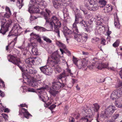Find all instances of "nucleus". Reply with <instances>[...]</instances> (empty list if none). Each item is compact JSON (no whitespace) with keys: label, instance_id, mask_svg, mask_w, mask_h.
Returning a JSON list of instances; mask_svg holds the SVG:
<instances>
[{"label":"nucleus","instance_id":"49","mask_svg":"<svg viewBox=\"0 0 122 122\" xmlns=\"http://www.w3.org/2000/svg\"><path fill=\"white\" fill-rule=\"evenodd\" d=\"M94 19L93 18H91L88 21V25H90L92 24V23H93Z\"/></svg>","mask_w":122,"mask_h":122},{"label":"nucleus","instance_id":"37","mask_svg":"<svg viewBox=\"0 0 122 122\" xmlns=\"http://www.w3.org/2000/svg\"><path fill=\"white\" fill-rule=\"evenodd\" d=\"M115 105L117 107L121 108V105H120V104L119 102V101L118 99H115Z\"/></svg>","mask_w":122,"mask_h":122},{"label":"nucleus","instance_id":"10","mask_svg":"<svg viewBox=\"0 0 122 122\" xmlns=\"http://www.w3.org/2000/svg\"><path fill=\"white\" fill-rule=\"evenodd\" d=\"M66 85L65 83H63L61 84L59 81H54L52 83V86L53 89L55 90H58L61 87H63Z\"/></svg>","mask_w":122,"mask_h":122},{"label":"nucleus","instance_id":"16","mask_svg":"<svg viewBox=\"0 0 122 122\" xmlns=\"http://www.w3.org/2000/svg\"><path fill=\"white\" fill-rule=\"evenodd\" d=\"M78 33H76V37H75V39L78 42H80L82 43H84L85 42H84L83 39L82 38V36L79 34Z\"/></svg>","mask_w":122,"mask_h":122},{"label":"nucleus","instance_id":"51","mask_svg":"<svg viewBox=\"0 0 122 122\" xmlns=\"http://www.w3.org/2000/svg\"><path fill=\"white\" fill-rule=\"evenodd\" d=\"M55 70L58 72L59 73L61 72V69L60 67L59 66H57Z\"/></svg>","mask_w":122,"mask_h":122},{"label":"nucleus","instance_id":"64","mask_svg":"<svg viewBox=\"0 0 122 122\" xmlns=\"http://www.w3.org/2000/svg\"><path fill=\"white\" fill-rule=\"evenodd\" d=\"M14 42L13 41H11V42L7 46H6V49L8 51V47H10V44H12V43H13Z\"/></svg>","mask_w":122,"mask_h":122},{"label":"nucleus","instance_id":"23","mask_svg":"<svg viewBox=\"0 0 122 122\" xmlns=\"http://www.w3.org/2000/svg\"><path fill=\"white\" fill-rule=\"evenodd\" d=\"M23 0H17V6L19 9H21L24 5L23 2Z\"/></svg>","mask_w":122,"mask_h":122},{"label":"nucleus","instance_id":"1","mask_svg":"<svg viewBox=\"0 0 122 122\" xmlns=\"http://www.w3.org/2000/svg\"><path fill=\"white\" fill-rule=\"evenodd\" d=\"M51 22L49 23V26L51 29L52 30L53 26H54V31L57 33L58 36L60 37L59 28L61 26V22L58 18L55 16H53L51 18Z\"/></svg>","mask_w":122,"mask_h":122},{"label":"nucleus","instance_id":"9","mask_svg":"<svg viewBox=\"0 0 122 122\" xmlns=\"http://www.w3.org/2000/svg\"><path fill=\"white\" fill-rule=\"evenodd\" d=\"M21 29V27L19 25L17 24H14L12 30L9 32L8 37H10L11 36L14 35L13 34L14 33L15 34L18 33V31Z\"/></svg>","mask_w":122,"mask_h":122},{"label":"nucleus","instance_id":"8","mask_svg":"<svg viewBox=\"0 0 122 122\" xmlns=\"http://www.w3.org/2000/svg\"><path fill=\"white\" fill-rule=\"evenodd\" d=\"M122 95V91L120 89L114 90L110 96V98L112 100L118 99Z\"/></svg>","mask_w":122,"mask_h":122},{"label":"nucleus","instance_id":"55","mask_svg":"<svg viewBox=\"0 0 122 122\" xmlns=\"http://www.w3.org/2000/svg\"><path fill=\"white\" fill-rule=\"evenodd\" d=\"M2 115L5 120L7 119V118L8 117L7 114L5 113H2Z\"/></svg>","mask_w":122,"mask_h":122},{"label":"nucleus","instance_id":"63","mask_svg":"<svg viewBox=\"0 0 122 122\" xmlns=\"http://www.w3.org/2000/svg\"><path fill=\"white\" fill-rule=\"evenodd\" d=\"M0 96L2 97H4L5 96L4 93L1 90H0Z\"/></svg>","mask_w":122,"mask_h":122},{"label":"nucleus","instance_id":"13","mask_svg":"<svg viewBox=\"0 0 122 122\" xmlns=\"http://www.w3.org/2000/svg\"><path fill=\"white\" fill-rule=\"evenodd\" d=\"M83 111H82L83 113L85 114L86 113L87 114V115H85V116H84L83 117H81V119H84L85 120H86V122H87L88 121V118H91L93 115V113H91V114L88 113V112L87 110L86 109L83 110Z\"/></svg>","mask_w":122,"mask_h":122},{"label":"nucleus","instance_id":"53","mask_svg":"<svg viewBox=\"0 0 122 122\" xmlns=\"http://www.w3.org/2000/svg\"><path fill=\"white\" fill-rule=\"evenodd\" d=\"M69 120V122H74L75 121L74 118L71 117H70Z\"/></svg>","mask_w":122,"mask_h":122},{"label":"nucleus","instance_id":"52","mask_svg":"<svg viewBox=\"0 0 122 122\" xmlns=\"http://www.w3.org/2000/svg\"><path fill=\"white\" fill-rule=\"evenodd\" d=\"M80 23L82 25H84L85 27H86L87 25L86 24L85 21L84 20H82V21Z\"/></svg>","mask_w":122,"mask_h":122},{"label":"nucleus","instance_id":"40","mask_svg":"<svg viewBox=\"0 0 122 122\" xmlns=\"http://www.w3.org/2000/svg\"><path fill=\"white\" fill-rule=\"evenodd\" d=\"M47 68V66H45L41 67L40 68L41 72L45 74Z\"/></svg>","mask_w":122,"mask_h":122},{"label":"nucleus","instance_id":"48","mask_svg":"<svg viewBox=\"0 0 122 122\" xmlns=\"http://www.w3.org/2000/svg\"><path fill=\"white\" fill-rule=\"evenodd\" d=\"M11 14L9 13H8L6 12L5 14L4 15V16L5 17L8 18L10 17V15Z\"/></svg>","mask_w":122,"mask_h":122},{"label":"nucleus","instance_id":"54","mask_svg":"<svg viewBox=\"0 0 122 122\" xmlns=\"http://www.w3.org/2000/svg\"><path fill=\"white\" fill-rule=\"evenodd\" d=\"M73 62L74 63V64L77 66V62L78 61L74 57V56L73 57Z\"/></svg>","mask_w":122,"mask_h":122},{"label":"nucleus","instance_id":"44","mask_svg":"<svg viewBox=\"0 0 122 122\" xmlns=\"http://www.w3.org/2000/svg\"><path fill=\"white\" fill-rule=\"evenodd\" d=\"M119 116V114H114L113 115L112 117V119L114 121L115 120L117 119Z\"/></svg>","mask_w":122,"mask_h":122},{"label":"nucleus","instance_id":"22","mask_svg":"<svg viewBox=\"0 0 122 122\" xmlns=\"http://www.w3.org/2000/svg\"><path fill=\"white\" fill-rule=\"evenodd\" d=\"M52 88H50V89L49 92L50 94L53 96L54 97H55L58 92L57 91H56L53 90Z\"/></svg>","mask_w":122,"mask_h":122},{"label":"nucleus","instance_id":"32","mask_svg":"<svg viewBox=\"0 0 122 122\" xmlns=\"http://www.w3.org/2000/svg\"><path fill=\"white\" fill-rule=\"evenodd\" d=\"M97 3V2L94 1V0H88L87 2L85 3V6L86 7V5H92L93 4Z\"/></svg>","mask_w":122,"mask_h":122},{"label":"nucleus","instance_id":"47","mask_svg":"<svg viewBox=\"0 0 122 122\" xmlns=\"http://www.w3.org/2000/svg\"><path fill=\"white\" fill-rule=\"evenodd\" d=\"M107 31H108L107 32V33L106 34V35H107L108 36L107 38H110V37L109 35L111 33V31H109V28L108 29Z\"/></svg>","mask_w":122,"mask_h":122},{"label":"nucleus","instance_id":"57","mask_svg":"<svg viewBox=\"0 0 122 122\" xmlns=\"http://www.w3.org/2000/svg\"><path fill=\"white\" fill-rule=\"evenodd\" d=\"M6 12L8 13H9L11 14L10 9L9 7H6Z\"/></svg>","mask_w":122,"mask_h":122},{"label":"nucleus","instance_id":"61","mask_svg":"<svg viewBox=\"0 0 122 122\" xmlns=\"http://www.w3.org/2000/svg\"><path fill=\"white\" fill-rule=\"evenodd\" d=\"M28 91L29 92H35L34 89L33 88H29L28 90Z\"/></svg>","mask_w":122,"mask_h":122},{"label":"nucleus","instance_id":"46","mask_svg":"<svg viewBox=\"0 0 122 122\" xmlns=\"http://www.w3.org/2000/svg\"><path fill=\"white\" fill-rule=\"evenodd\" d=\"M119 42L118 41H117L113 44V46L114 47H117L119 45Z\"/></svg>","mask_w":122,"mask_h":122},{"label":"nucleus","instance_id":"5","mask_svg":"<svg viewBox=\"0 0 122 122\" xmlns=\"http://www.w3.org/2000/svg\"><path fill=\"white\" fill-rule=\"evenodd\" d=\"M51 60H50L52 66L60 63V56L58 54L57 51L53 53L51 56Z\"/></svg>","mask_w":122,"mask_h":122},{"label":"nucleus","instance_id":"45","mask_svg":"<svg viewBox=\"0 0 122 122\" xmlns=\"http://www.w3.org/2000/svg\"><path fill=\"white\" fill-rule=\"evenodd\" d=\"M87 25L86 26V27L85 28L87 32H89L90 31V29L92 28V25H90L88 24H87Z\"/></svg>","mask_w":122,"mask_h":122},{"label":"nucleus","instance_id":"29","mask_svg":"<svg viewBox=\"0 0 122 122\" xmlns=\"http://www.w3.org/2000/svg\"><path fill=\"white\" fill-rule=\"evenodd\" d=\"M41 77L39 74H35L34 75V77H33V79L34 81H35L36 82L40 81L41 80H39L41 78Z\"/></svg>","mask_w":122,"mask_h":122},{"label":"nucleus","instance_id":"27","mask_svg":"<svg viewBox=\"0 0 122 122\" xmlns=\"http://www.w3.org/2000/svg\"><path fill=\"white\" fill-rule=\"evenodd\" d=\"M52 71L53 70L50 67H47L46 71H45V74L49 75H50L52 73Z\"/></svg>","mask_w":122,"mask_h":122},{"label":"nucleus","instance_id":"41","mask_svg":"<svg viewBox=\"0 0 122 122\" xmlns=\"http://www.w3.org/2000/svg\"><path fill=\"white\" fill-rule=\"evenodd\" d=\"M103 22V19L100 17L98 18L97 20V22L98 24L100 25L101 24H102Z\"/></svg>","mask_w":122,"mask_h":122},{"label":"nucleus","instance_id":"59","mask_svg":"<svg viewBox=\"0 0 122 122\" xmlns=\"http://www.w3.org/2000/svg\"><path fill=\"white\" fill-rule=\"evenodd\" d=\"M84 7H86L85 5V6H81L80 7V9L82 10L83 12H84L85 11V8H84Z\"/></svg>","mask_w":122,"mask_h":122},{"label":"nucleus","instance_id":"17","mask_svg":"<svg viewBox=\"0 0 122 122\" xmlns=\"http://www.w3.org/2000/svg\"><path fill=\"white\" fill-rule=\"evenodd\" d=\"M21 110V111L24 113V117L27 118H29V116H31V115L27 111V110L24 108H22Z\"/></svg>","mask_w":122,"mask_h":122},{"label":"nucleus","instance_id":"28","mask_svg":"<svg viewBox=\"0 0 122 122\" xmlns=\"http://www.w3.org/2000/svg\"><path fill=\"white\" fill-rule=\"evenodd\" d=\"M115 22L114 24L115 26L117 28H119L120 27V25L118 19L117 17L116 18H115L114 19Z\"/></svg>","mask_w":122,"mask_h":122},{"label":"nucleus","instance_id":"2","mask_svg":"<svg viewBox=\"0 0 122 122\" xmlns=\"http://www.w3.org/2000/svg\"><path fill=\"white\" fill-rule=\"evenodd\" d=\"M116 107L112 106H108L104 111L102 112L100 117L105 118L110 117L116 110Z\"/></svg>","mask_w":122,"mask_h":122},{"label":"nucleus","instance_id":"33","mask_svg":"<svg viewBox=\"0 0 122 122\" xmlns=\"http://www.w3.org/2000/svg\"><path fill=\"white\" fill-rule=\"evenodd\" d=\"M69 75H67V73H66L64 71L61 74H60L58 77V78L61 79L62 77H64L67 76H68Z\"/></svg>","mask_w":122,"mask_h":122},{"label":"nucleus","instance_id":"60","mask_svg":"<svg viewBox=\"0 0 122 122\" xmlns=\"http://www.w3.org/2000/svg\"><path fill=\"white\" fill-rule=\"evenodd\" d=\"M106 42V41L104 39H102V41L101 42V44H102L103 45H105V44Z\"/></svg>","mask_w":122,"mask_h":122},{"label":"nucleus","instance_id":"4","mask_svg":"<svg viewBox=\"0 0 122 122\" xmlns=\"http://www.w3.org/2000/svg\"><path fill=\"white\" fill-rule=\"evenodd\" d=\"M0 21L1 22V28L0 30V33L4 35L6 32L8 31L9 28L10 23L8 21L5 24L6 22V20L5 18L0 19Z\"/></svg>","mask_w":122,"mask_h":122},{"label":"nucleus","instance_id":"21","mask_svg":"<svg viewBox=\"0 0 122 122\" xmlns=\"http://www.w3.org/2000/svg\"><path fill=\"white\" fill-rule=\"evenodd\" d=\"M75 22L76 23H79V19H82V17L81 14L80 13H78L75 14Z\"/></svg>","mask_w":122,"mask_h":122},{"label":"nucleus","instance_id":"62","mask_svg":"<svg viewBox=\"0 0 122 122\" xmlns=\"http://www.w3.org/2000/svg\"><path fill=\"white\" fill-rule=\"evenodd\" d=\"M34 28L37 30H39L41 29V26H37L34 27Z\"/></svg>","mask_w":122,"mask_h":122},{"label":"nucleus","instance_id":"3","mask_svg":"<svg viewBox=\"0 0 122 122\" xmlns=\"http://www.w3.org/2000/svg\"><path fill=\"white\" fill-rule=\"evenodd\" d=\"M29 8L28 9V11L30 13H38L39 15H40V14L41 15L43 13L41 12L40 13L39 10L38 9L39 8L38 5H37L36 1L35 0H31L30 2V4L29 5Z\"/></svg>","mask_w":122,"mask_h":122},{"label":"nucleus","instance_id":"30","mask_svg":"<svg viewBox=\"0 0 122 122\" xmlns=\"http://www.w3.org/2000/svg\"><path fill=\"white\" fill-rule=\"evenodd\" d=\"M63 13L64 17H66V16L69 15V13L67 9L66 8H64L63 9Z\"/></svg>","mask_w":122,"mask_h":122},{"label":"nucleus","instance_id":"31","mask_svg":"<svg viewBox=\"0 0 122 122\" xmlns=\"http://www.w3.org/2000/svg\"><path fill=\"white\" fill-rule=\"evenodd\" d=\"M94 106V110L95 112H97L100 108V106L97 103L93 104Z\"/></svg>","mask_w":122,"mask_h":122},{"label":"nucleus","instance_id":"19","mask_svg":"<svg viewBox=\"0 0 122 122\" xmlns=\"http://www.w3.org/2000/svg\"><path fill=\"white\" fill-rule=\"evenodd\" d=\"M26 70L28 73L31 74H36L37 72V71L31 67L27 68Z\"/></svg>","mask_w":122,"mask_h":122},{"label":"nucleus","instance_id":"18","mask_svg":"<svg viewBox=\"0 0 122 122\" xmlns=\"http://www.w3.org/2000/svg\"><path fill=\"white\" fill-rule=\"evenodd\" d=\"M112 8L111 5H107L104 6L103 11L106 13H108L111 11Z\"/></svg>","mask_w":122,"mask_h":122},{"label":"nucleus","instance_id":"25","mask_svg":"<svg viewBox=\"0 0 122 122\" xmlns=\"http://www.w3.org/2000/svg\"><path fill=\"white\" fill-rule=\"evenodd\" d=\"M63 33L64 34H72V31L66 27H64L63 29Z\"/></svg>","mask_w":122,"mask_h":122},{"label":"nucleus","instance_id":"15","mask_svg":"<svg viewBox=\"0 0 122 122\" xmlns=\"http://www.w3.org/2000/svg\"><path fill=\"white\" fill-rule=\"evenodd\" d=\"M45 10L46 12V13H44V17L45 19L46 20V22H49V19H50V15L51 13L50 11L48 9H45Z\"/></svg>","mask_w":122,"mask_h":122},{"label":"nucleus","instance_id":"24","mask_svg":"<svg viewBox=\"0 0 122 122\" xmlns=\"http://www.w3.org/2000/svg\"><path fill=\"white\" fill-rule=\"evenodd\" d=\"M78 23H76L75 21L74 23L72 25V30L73 32L74 33H78V30L76 26V24H77Z\"/></svg>","mask_w":122,"mask_h":122},{"label":"nucleus","instance_id":"58","mask_svg":"<svg viewBox=\"0 0 122 122\" xmlns=\"http://www.w3.org/2000/svg\"><path fill=\"white\" fill-rule=\"evenodd\" d=\"M67 72H68L69 74H70V76L72 77L73 75V73H71V70L70 69H67Z\"/></svg>","mask_w":122,"mask_h":122},{"label":"nucleus","instance_id":"56","mask_svg":"<svg viewBox=\"0 0 122 122\" xmlns=\"http://www.w3.org/2000/svg\"><path fill=\"white\" fill-rule=\"evenodd\" d=\"M56 106V105L54 104H53L49 108L51 110H52L54 109Z\"/></svg>","mask_w":122,"mask_h":122},{"label":"nucleus","instance_id":"38","mask_svg":"<svg viewBox=\"0 0 122 122\" xmlns=\"http://www.w3.org/2000/svg\"><path fill=\"white\" fill-rule=\"evenodd\" d=\"M115 105L117 107L121 108V105H120V104L119 102V101L118 99H115Z\"/></svg>","mask_w":122,"mask_h":122},{"label":"nucleus","instance_id":"11","mask_svg":"<svg viewBox=\"0 0 122 122\" xmlns=\"http://www.w3.org/2000/svg\"><path fill=\"white\" fill-rule=\"evenodd\" d=\"M88 63V61H87L83 59L82 61L78 62L77 66L78 68L79 69H80L82 68H85L87 66Z\"/></svg>","mask_w":122,"mask_h":122},{"label":"nucleus","instance_id":"34","mask_svg":"<svg viewBox=\"0 0 122 122\" xmlns=\"http://www.w3.org/2000/svg\"><path fill=\"white\" fill-rule=\"evenodd\" d=\"M53 6L56 9H58L60 7V4L57 2L54 1L53 2Z\"/></svg>","mask_w":122,"mask_h":122},{"label":"nucleus","instance_id":"39","mask_svg":"<svg viewBox=\"0 0 122 122\" xmlns=\"http://www.w3.org/2000/svg\"><path fill=\"white\" fill-rule=\"evenodd\" d=\"M82 35V38L83 39L84 42H85L88 39V35L87 34L85 33L83 34Z\"/></svg>","mask_w":122,"mask_h":122},{"label":"nucleus","instance_id":"12","mask_svg":"<svg viewBox=\"0 0 122 122\" xmlns=\"http://www.w3.org/2000/svg\"><path fill=\"white\" fill-rule=\"evenodd\" d=\"M93 4L90 5H86V8L91 11H96L98 10L99 6L97 3Z\"/></svg>","mask_w":122,"mask_h":122},{"label":"nucleus","instance_id":"20","mask_svg":"<svg viewBox=\"0 0 122 122\" xmlns=\"http://www.w3.org/2000/svg\"><path fill=\"white\" fill-rule=\"evenodd\" d=\"M31 36H34V37L36 38V39L38 42H39L40 44L42 43V42L41 40V38L40 37L39 35H36V34H34L33 33H32L30 34Z\"/></svg>","mask_w":122,"mask_h":122},{"label":"nucleus","instance_id":"14","mask_svg":"<svg viewBox=\"0 0 122 122\" xmlns=\"http://www.w3.org/2000/svg\"><path fill=\"white\" fill-rule=\"evenodd\" d=\"M36 1L37 5H38L39 7L42 10H43L47 5V4L44 1L41 0H39V1L37 0Z\"/></svg>","mask_w":122,"mask_h":122},{"label":"nucleus","instance_id":"35","mask_svg":"<svg viewBox=\"0 0 122 122\" xmlns=\"http://www.w3.org/2000/svg\"><path fill=\"white\" fill-rule=\"evenodd\" d=\"M56 44L59 47H62L64 49L66 48L65 45L64 44L59 41L57 42Z\"/></svg>","mask_w":122,"mask_h":122},{"label":"nucleus","instance_id":"42","mask_svg":"<svg viewBox=\"0 0 122 122\" xmlns=\"http://www.w3.org/2000/svg\"><path fill=\"white\" fill-rule=\"evenodd\" d=\"M32 51L34 55H37L38 53L37 49L36 48L33 47L32 48Z\"/></svg>","mask_w":122,"mask_h":122},{"label":"nucleus","instance_id":"26","mask_svg":"<svg viewBox=\"0 0 122 122\" xmlns=\"http://www.w3.org/2000/svg\"><path fill=\"white\" fill-rule=\"evenodd\" d=\"M98 3L99 5H102L101 7H103L106 6L107 2L105 0H98Z\"/></svg>","mask_w":122,"mask_h":122},{"label":"nucleus","instance_id":"50","mask_svg":"<svg viewBox=\"0 0 122 122\" xmlns=\"http://www.w3.org/2000/svg\"><path fill=\"white\" fill-rule=\"evenodd\" d=\"M46 88H46L45 87H41L37 88V90H41L40 92H42Z\"/></svg>","mask_w":122,"mask_h":122},{"label":"nucleus","instance_id":"36","mask_svg":"<svg viewBox=\"0 0 122 122\" xmlns=\"http://www.w3.org/2000/svg\"><path fill=\"white\" fill-rule=\"evenodd\" d=\"M41 17V14H40V15H38L36 16H31L30 17V20L31 21H32L38 18H40Z\"/></svg>","mask_w":122,"mask_h":122},{"label":"nucleus","instance_id":"43","mask_svg":"<svg viewBox=\"0 0 122 122\" xmlns=\"http://www.w3.org/2000/svg\"><path fill=\"white\" fill-rule=\"evenodd\" d=\"M43 38L44 40L46 41L47 42L51 43V40L46 37L43 36Z\"/></svg>","mask_w":122,"mask_h":122},{"label":"nucleus","instance_id":"6","mask_svg":"<svg viewBox=\"0 0 122 122\" xmlns=\"http://www.w3.org/2000/svg\"><path fill=\"white\" fill-rule=\"evenodd\" d=\"M93 64L91 65H90L88 66L89 68L90 69H92L93 68V67L95 66V64L96 63L97 68L99 70H101L102 68H107L108 65L107 64H106L103 63H99L97 61H95L94 60H92Z\"/></svg>","mask_w":122,"mask_h":122},{"label":"nucleus","instance_id":"7","mask_svg":"<svg viewBox=\"0 0 122 122\" xmlns=\"http://www.w3.org/2000/svg\"><path fill=\"white\" fill-rule=\"evenodd\" d=\"M10 59L9 60V61L12 62L14 64L17 65L18 66L21 70H23V67L21 66H20V64L21 63L20 59L16 56H11L10 57Z\"/></svg>","mask_w":122,"mask_h":122}]
</instances>
